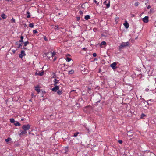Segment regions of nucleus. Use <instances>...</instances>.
Instances as JSON below:
<instances>
[{
  "instance_id": "1",
  "label": "nucleus",
  "mask_w": 156,
  "mask_h": 156,
  "mask_svg": "<svg viewBox=\"0 0 156 156\" xmlns=\"http://www.w3.org/2000/svg\"><path fill=\"white\" fill-rule=\"evenodd\" d=\"M86 66L84 65H82L81 66L80 69L82 71V73H87L88 71L86 68Z\"/></svg>"
},
{
  "instance_id": "2",
  "label": "nucleus",
  "mask_w": 156,
  "mask_h": 156,
  "mask_svg": "<svg viewBox=\"0 0 156 156\" xmlns=\"http://www.w3.org/2000/svg\"><path fill=\"white\" fill-rule=\"evenodd\" d=\"M54 86L55 87L51 89V90L52 91L56 92L59 90V85H56Z\"/></svg>"
},
{
  "instance_id": "3",
  "label": "nucleus",
  "mask_w": 156,
  "mask_h": 156,
  "mask_svg": "<svg viewBox=\"0 0 156 156\" xmlns=\"http://www.w3.org/2000/svg\"><path fill=\"white\" fill-rule=\"evenodd\" d=\"M30 128V126L29 124L23 125L22 127V129L23 130L27 131Z\"/></svg>"
},
{
  "instance_id": "4",
  "label": "nucleus",
  "mask_w": 156,
  "mask_h": 156,
  "mask_svg": "<svg viewBox=\"0 0 156 156\" xmlns=\"http://www.w3.org/2000/svg\"><path fill=\"white\" fill-rule=\"evenodd\" d=\"M143 21L145 23H147L148 22V16H146L144 18L142 19Z\"/></svg>"
},
{
  "instance_id": "5",
  "label": "nucleus",
  "mask_w": 156,
  "mask_h": 156,
  "mask_svg": "<svg viewBox=\"0 0 156 156\" xmlns=\"http://www.w3.org/2000/svg\"><path fill=\"white\" fill-rule=\"evenodd\" d=\"M117 63L115 62H114L111 64V67L112 68V69L114 70L117 67H115L117 65Z\"/></svg>"
},
{
  "instance_id": "6",
  "label": "nucleus",
  "mask_w": 156,
  "mask_h": 156,
  "mask_svg": "<svg viewBox=\"0 0 156 156\" xmlns=\"http://www.w3.org/2000/svg\"><path fill=\"white\" fill-rule=\"evenodd\" d=\"M110 2L109 1H105L104 3V4H105V5L106 6L107 8H108L110 7Z\"/></svg>"
},
{
  "instance_id": "7",
  "label": "nucleus",
  "mask_w": 156,
  "mask_h": 156,
  "mask_svg": "<svg viewBox=\"0 0 156 156\" xmlns=\"http://www.w3.org/2000/svg\"><path fill=\"white\" fill-rule=\"evenodd\" d=\"M26 55L25 54V51L23 50L21 51V53L19 55V57L22 58L23 56H24Z\"/></svg>"
},
{
  "instance_id": "8",
  "label": "nucleus",
  "mask_w": 156,
  "mask_h": 156,
  "mask_svg": "<svg viewBox=\"0 0 156 156\" xmlns=\"http://www.w3.org/2000/svg\"><path fill=\"white\" fill-rule=\"evenodd\" d=\"M128 44L129 43L128 42L122 43V44L121 45L120 47H121V48L127 46Z\"/></svg>"
},
{
  "instance_id": "9",
  "label": "nucleus",
  "mask_w": 156,
  "mask_h": 156,
  "mask_svg": "<svg viewBox=\"0 0 156 156\" xmlns=\"http://www.w3.org/2000/svg\"><path fill=\"white\" fill-rule=\"evenodd\" d=\"M35 75H38L40 76H42L44 74V71H42L41 72H38L37 71L35 73Z\"/></svg>"
},
{
  "instance_id": "10",
  "label": "nucleus",
  "mask_w": 156,
  "mask_h": 156,
  "mask_svg": "<svg viewBox=\"0 0 156 156\" xmlns=\"http://www.w3.org/2000/svg\"><path fill=\"white\" fill-rule=\"evenodd\" d=\"M59 80H57L56 79H55L54 81V85H59Z\"/></svg>"
},
{
  "instance_id": "11",
  "label": "nucleus",
  "mask_w": 156,
  "mask_h": 156,
  "mask_svg": "<svg viewBox=\"0 0 156 156\" xmlns=\"http://www.w3.org/2000/svg\"><path fill=\"white\" fill-rule=\"evenodd\" d=\"M124 25L126 28H128L129 27V24L126 21H125V23L124 24Z\"/></svg>"
},
{
  "instance_id": "12",
  "label": "nucleus",
  "mask_w": 156,
  "mask_h": 156,
  "mask_svg": "<svg viewBox=\"0 0 156 156\" xmlns=\"http://www.w3.org/2000/svg\"><path fill=\"white\" fill-rule=\"evenodd\" d=\"M84 18L86 20H88L90 19V16L89 15H87L85 16Z\"/></svg>"
},
{
  "instance_id": "13",
  "label": "nucleus",
  "mask_w": 156,
  "mask_h": 156,
  "mask_svg": "<svg viewBox=\"0 0 156 156\" xmlns=\"http://www.w3.org/2000/svg\"><path fill=\"white\" fill-rule=\"evenodd\" d=\"M57 94H58L59 95H60L62 94V90H58L57 91Z\"/></svg>"
},
{
  "instance_id": "14",
  "label": "nucleus",
  "mask_w": 156,
  "mask_h": 156,
  "mask_svg": "<svg viewBox=\"0 0 156 156\" xmlns=\"http://www.w3.org/2000/svg\"><path fill=\"white\" fill-rule=\"evenodd\" d=\"M35 90H36L38 93H39L40 92V90L39 89V87L38 86H37L35 87Z\"/></svg>"
},
{
  "instance_id": "15",
  "label": "nucleus",
  "mask_w": 156,
  "mask_h": 156,
  "mask_svg": "<svg viewBox=\"0 0 156 156\" xmlns=\"http://www.w3.org/2000/svg\"><path fill=\"white\" fill-rule=\"evenodd\" d=\"M1 16L2 17V18L3 19H5L7 17V16L5 14L3 13L1 15Z\"/></svg>"
},
{
  "instance_id": "16",
  "label": "nucleus",
  "mask_w": 156,
  "mask_h": 156,
  "mask_svg": "<svg viewBox=\"0 0 156 156\" xmlns=\"http://www.w3.org/2000/svg\"><path fill=\"white\" fill-rule=\"evenodd\" d=\"M14 125L16 126H20V123L18 122H15V123H14Z\"/></svg>"
},
{
  "instance_id": "17",
  "label": "nucleus",
  "mask_w": 156,
  "mask_h": 156,
  "mask_svg": "<svg viewBox=\"0 0 156 156\" xmlns=\"http://www.w3.org/2000/svg\"><path fill=\"white\" fill-rule=\"evenodd\" d=\"M23 36H21L20 37V40L19 41V42H23Z\"/></svg>"
},
{
  "instance_id": "18",
  "label": "nucleus",
  "mask_w": 156,
  "mask_h": 156,
  "mask_svg": "<svg viewBox=\"0 0 156 156\" xmlns=\"http://www.w3.org/2000/svg\"><path fill=\"white\" fill-rule=\"evenodd\" d=\"M27 131L24 130L23 131H21L20 134H25L27 133Z\"/></svg>"
},
{
  "instance_id": "19",
  "label": "nucleus",
  "mask_w": 156,
  "mask_h": 156,
  "mask_svg": "<svg viewBox=\"0 0 156 156\" xmlns=\"http://www.w3.org/2000/svg\"><path fill=\"white\" fill-rule=\"evenodd\" d=\"M10 122L12 123H14L15 122L14 119L12 118L10 119Z\"/></svg>"
},
{
  "instance_id": "20",
  "label": "nucleus",
  "mask_w": 156,
  "mask_h": 156,
  "mask_svg": "<svg viewBox=\"0 0 156 156\" xmlns=\"http://www.w3.org/2000/svg\"><path fill=\"white\" fill-rule=\"evenodd\" d=\"M74 73V70H73L72 69L69 71V74H73Z\"/></svg>"
},
{
  "instance_id": "21",
  "label": "nucleus",
  "mask_w": 156,
  "mask_h": 156,
  "mask_svg": "<svg viewBox=\"0 0 156 156\" xmlns=\"http://www.w3.org/2000/svg\"><path fill=\"white\" fill-rule=\"evenodd\" d=\"M11 138L10 137H9L7 139H5V141L6 142H8L9 141H11Z\"/></svg>"
},
{
  "instance_id": "22",
  "label": "nucleus",
  "mask_w": 156,
  "mask_h": 156,
  "mask_svg": "<svg viewBox=\"0 0 156 156\" xmlns=\"http://www.w3.org/2000/svg\"><path fill=\"white\" fill-rule=\"evenodd\" d=\"M66 60L68 62H69L71 60V58L69 57H67L66 59Z\"/></svg>"
},
{
  "instance_id": "23",
  "label": "nucleus",
  "mask_w": 156,
  "mask_h": 156,
  "mask_svg": "<svg viewBox=\"0 0 156 156\" xmlns=\"http://www.w3.org/2000/svg\"><path fill=\"white\" fill-rule=\"evenodd\" d=\"M106 44V42L105 41H103L101 43L100 45H105Z\"/></svg>"
},
{
  "instance_id": "24",
  "label": "nucleus",
  "mask_w": 156,
  "mask_h": 156,
  "mask_svg": "<svg viewBox=\"0 0 156 156\" xmlns=\"http://www.w3.org/2000/svg\"><path fill=\"white\" fill-rule=\"evenodd\" d=\"M27 14L28 15L27 16V18H29L30 17V12L29 11H27Z\"/></svg>"
},
{
  "instance_id": "25",
  "label": "nucleus",
  "mask_w": 156,
  "mask_h": 156,
  "mask_svg": "<svg viewBox=\"0 0 156 156\" xmlns=\"http://www.w3.org/2000/svg\"><path fill=\"white\" fill-rule=\"evenodd\" d=\"M29 43V42L28 41L25 42H24V46H26L27 44H28Z\"/></svg>"
},
{
  "instance_id": "26",
  "label": "nucleus",
  "mask_w": 156,
  "mask_h": 156,
  "mask_svg": "<svg viewBox=\"0 0 156 156\" xmlns=\"http://www.w3.org/2000/svg\"><path fill=\"white\" fill-rule=\"evenodd\" d=\"M91 108V107L90 106H87L84 109V110L85 111V109H87V108Z\"/></svg>"
},
{
  "instance_id": "27",
  "label": "nucleus",
  "mask_w": 156,
  "mask_h": 156,
  "mask_svg": "<svg viewBox=\"0 0 156 156\" xmlns=\"http://www.w3.org/2000/svg\"><path fill=\"white\" fill-rule=\"evenodd\" d=\"M78 134L79 133L78 132H76L75 133H74L73 136L75 137L76 136H77Z\"/></svg>"
},
{
  "instance_id": "28",
  "label": "nucleus",
  "mask_w": 156,
  "mask_h": 156,
  "mask_svg": "<svg viewBox=\"0 0 156 156\" xmlns=\"http://www.w3.org/2000/svg\"><path fill=\"white\" fill-rule=\"evenodd\" d=\"M68 147H66L65 148V153H66L67 152H68Z\"/></svg>"
},
{
  "instance_id": "29",
  "label": "nucleus",
  "mask_w": 156,
  "mask_h": 156,
  "mask_svg": "<svg viewBox=\"0 0 156 156\" xmlns=\"http://www.w3.org/2000/svg\"><path fill=\"white\" fill-rule=\"evenodd\" d=\"M29 27L31 28H33L34 27V25L33 23H30L29 24Z\"/></svg>"
},
{
  "instance_id": "30",
  "label": "nucleus",
  "mask_w": 156,
  "mask_h": 156,
  "mask_svg": "<svg viewBox=\"0 0 156 156\" xmlns=\"http://www.w3.org/2000/svg\"><path fill=\"white\" fill-rule=\"evenodd\" d=\"M130 131H129L127 133V135L128 136H132L133 135L132 134H130Z\"/></svg>"
},
{
  "instance_id": "31",
  "label": "nucleus",
  "mask_w": 156,
  "mask_h": 156,
  "mask_svg": "<svg viewBox=\"0 0 156 156\" xmlns=\"http://www.w3.org/2000/svg\"><path fill=\"white\" fill-rule=\"evenodd\" d=\"M145 115L144 114L142 113L141 115V118H142L144 117L145 116Z\"/></svg>"
},
{
  "instance_id": "32",
  "label": "nucleus",
  "mask_w": 156,
  "mask_h": 156,
  "mask_svg": "<svg viewBox=\"0 0 156 156\" xmlns=\"http://www.w3.org/2000/svg\"><path fill=\"white\" fill-rule=\"evenodd\" d=\"M22 44H19V45L18 47V48H21L22 47Z\"/></svg>"
},
{
  "instance_id": "33",
  "label": "nucleus",
  "mask_w": 156,
  "mask_h": 156,
  "mask_svg": "<svg viewBox=\"0 0 156 156\" xmlns=\"http://www.w3.org/2000/svg\"><path fill=\"white\" fill-rule=\"evenodd\" d=\"M118 142L120 144H122V141L121 140H119L118 141Z\"/></svg>"
},
{
  "instance_id": "34",
  "label": "nucleus",
  "mask_w": 156,
  "mask_h": 156,
  "mask_svg": "<svg viewBox=\"0 0 156 156\" xmlns=\"http://www.w3.org/2000/svg\"><path fill=\"white\" fill-rule=\"evenodd\" d=\"M11 21L13 22V23H15V19H14V18H12V19L11 20Z\"/></svg>"
},
{
  "instance_id": "35",
  "label": "nucleus",
  "mask_w": 156,
  "mask_h": 156,
  "mask_svg": "<svg viewBox=\"0 0 156 156\" xmlns=\"http://www.w3.org/2000/svg\"><path fill=\"white\" fill-rule=\"evenodd\" d=\"M94 57H95L97 56V54L96 53H94L93 55Z\"/></svg>"
},
{
  "instance_id": "36",
  "label": "nucleus",
  "mask_w": 156,
  "mask_h": 156,
  "mask_svg": "<svg viewBox=\"0 0 156 156\" xmlns=\"http://www.w3.org/2000/svg\"><path fill=\"white\" fill-rule=\"evenodd\" d=\"M33 32L34 34H35L37 33V31L35 30H33Z\"/></svg>"
},
{
  "instance_id": "37",
  "label": "nucleus",
  "mask_w": 156,
  "mask_h": 156,
  "mask_svg": "<svg viewBox=\"0 0 156 156\" xmlns=\"http://www.w3.org/2000/svg\"><path fill=\"white\" fill-rule=\"evenodd\" d=\"M76 91L74 90H73L71 91L70 92V94H72V92H75Z\"/></svg>"
},
{
  "instance_id": "38",
  "label": "nucleus",
  "mask_w": 156,
  "mask_h": 156,
  "mask_svg": "<svg viewBox=\"0 0 156 156\" xmlns=\"http://www.w3.org/2000/svg\"><path fill=\"white\" fill-rule=\"evenodd\" d=\"M55 30H58V26H56L55 27Z\"/></svg>"
},
{
  "instance_id": "39",
  "label": "nucleus",
  "mask_w": 156,
  "mask_h": 156,
  "mask_svg": "<svg viewBox=\"0 0 156 156\" xmlns=\"http://www.w3.org/2000/svg\"><path fill=\"white\" fill-rule=\"evenodd\" d=\"M16 50H13L12 51V52L13 53H15V52H16Z\"/></svg>"
},
{
  "instance_id": "40",
  "label": "nucleus",
  "mask_w": 156,
  "mask_h": 156,
  "mask_svg": "<svg viewBox=\"0 0 156 156\" xmlns=\"http://www.w3.org/2000/svg\"><path fill=\"white\" fill-rule=\"evenodd\" d=\"M147 8L148 9H149L151 8V7L150 5H148V6H147Z\"/></svg>"
},
{
  "instance_id": "41",
  "label": "nucleus",
  "mask_w": 156,
  "mask_h": 156,
  "mask_svg": "<svg viewBox=\"0 0 156 156\" xmlns=\"http://www.w3.org/2000/svg\"><path fill=\"white\" fill-rule=\"evenodd\" d=\"M94 2L95 3L98 4V2L97 1H96V0H94Z\"/></svg>"
},
{
  "instance_id": "42",
  "label": "nucleus",
  "mask_w": 156,
  "mask_h": 156,
  "mask_svg": "<svg viewBox=\"0 0 156 156\" xmlns=\"http://www.w3.org/2000/svg\"><path fill=\"white\" fill-rule=\"evenodd\" d=\"M80 17H77V19L78 21L79 20H80Z\"/></svg>"
},
{
  "instance_id": "43",
  "label": "nucleus",
  "mask_w": 156,
  "mask_h": 156,
  "mask_svg": "<svg viewBox=\"0 0 156 156\" xmlns=\"http://www.w3.org/2000/svg\"><path fill=\"white\" fill-rule=\"evenodd\" d=\"M97 97L98 98H100V99H101V96H100L99 95H97Z\"/></svg>"
},
{
  "instance_id": "44",
  "label": "nucleus",
  "mask_w": 156,
  "mask_h": 156,
  "mask_svg": "<svg viewBox=\"0 0 156 156\" xmlns=\"http://www.w3.org/2000/svg\"><path fill=\"white\" fill-rule=\"evenodd\" d=\"M55 53L53 52V53H52V56H53L55 55Z\"/></svg>"
},
{
  "instance_id": "45",
  "label": "nucleus",
  "mask_w": 156,
  "mask_h": 156,
  "mask_svg": "<svg viewBox=\"0 0 156 156\" xmlns=\"http://www.w3.org/2000/svg\"><path fill=\"white\" fill-rule=\"evenodd\" d=\"M44 39L45 41H47V39L46 37H44Z\"/></svg>"
},
{
  "instance_id": "46",
  "label": "nucleus",
  "mask_w": 156,
  "mask_h": 156,
  "mask_svg": "<svg viewBox=\"0 0 156 156\" xmlns=\"http://www.w3.org/2000/svg\"><path fill=\"white\" fill-rule=\"evenodd\" d=\"M135 6H137L138 5V3H135Z\"/></svg>"
},
{
  "instance_id": "47",
  "label": "nucleus",
  "mask_w": 156,
  "mask_h": 156,
  "mask_svg": "<svg viewBox=\"0 0 156 156\" xmlns=\"http://www.w3.org/2000/svg\"><path fill=\"white\" fill-rule=\"evenodd\" d=\"M83 13V12L81 11H80V14H82Z\"/></svg>"
},
{
  "instance_id": "48",
  "label": "nucleus",
  "mask_w": 156,
  "mask_h": 156,
  "mask_svg": "<svg viewBox=\"0 0 156 156\" xmlns=\"http://www.w3.org/2000/svg\"><path fill=\"white\" fill-rule=\"evenodd\" d=\"M21 48L22 49H27V48H25V47H23V48Z\"/></svg>"
},
{
  "instance_id": "49",
  "label": "nucleus",
  "mask_w": 156,
  "mask_h": 156,
  "mask_svg": "<svg viewBox=\"0 0 156 156\" xmlns=\"http://www.w3.org/2000/svg\"><path fill=\"white\" fill-rule=\"evenodd\" d=\"M100 101H101V99H100L97 102H100Z\"/></svg>"
},
{
  "instance_id": "50",
  "label": "nucleus",
  "mask_w": 156,
  "mask_h": 156,
  "mask_svg": "<svg viewBox=\"0 0 156 156\" xmlns=\"http://www.w3.org/2000/svg\"><path fill=\"white\" fill-rule=\"evenodd\" d=\"M21 121H23L24 120V119H23L22 118L21 119Z\"/></svg>"
},
{
  "instance_id": "51",
  "label": "nucleus",
  "mask_w": 156,
  "mask_h": 156,
  "mask_svg": "<svg viewBox=\"0 0 156 156\" xmlns=\"http://www.w3.org/2000/svg\"><path fill=\"white\" fill-rule=\"evenodd\" d=\"M83 49L84 50H86V48H83Z\"/></svg>"
},
{
  "instance_id": "52",
  "label": "nucleus",
  "mask_w": 156,
  "mask_h": 156,
  "mask_svg": "<svg viewBox=\"0 0 156 156\" xmlns=\"http://www.w3.org/2000/svg\"><path fill=\"white\" fill-rule=\"evenodd\" d=\"M18 42H16V44H18Z\"/></svg>"
},
{
  "instance_id": "53",
  "label": "nucleus",
  "mask_w": 156,
  "mask_h": 156,
  "mask_svg": "<svg viewBox=\"0 0 156 156\" xmlns=\"http://www.w3.org/2000/svg\"><path fill=\"white\" fill-rule=\"evenodd\" d=\"M67 56H69V55H69V54H67Z\"/></svg>"
},
{
  "instance_id": "54",
  "label": "nucleus",
  "mask_w": 156,
  "mask_h": 156,
  "mask_svg": "<svg viewBox=\"0 0 156 156\" xmlns=\"http://www.w3.org/2000/svg\"><path fill=\"white\" fill-rule=\"evenodd\" d=\"M6 1H9V0H5Z\"/></svg>"
},
{
  "instance_id": "55",
  "label": "nucleus",
  "mask_w": 156,
  "mask_h": 156,
  "mask_svg": "<svg viewBox=\"0 0 156 156\" xmlns=\"http://www.w3.org/2000/svg\"><path fill=\"white\" fill-rule=\"evenodd\" d=\"M1 20V18H0V20Z\"/></svg>"
},
{
  "instance_id": "56",
  "label": "nucleus",
  "mask_w": 156,
  "mask_h": 156,
  "mask_svg": "<svg viewBox=\"0 0 156 156\" xmlns=\"http://www.w3.org/2000/svg\"><path fill=\"white\" fill-rule=\"evenodd\" d=\"M29 101H31V100H29Z\"/></svg>"
}]
</instances>
